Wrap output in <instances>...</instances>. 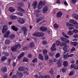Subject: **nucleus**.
Here are the masks:
<instances>
[{
	"label": "nucleus",
	"instance_id": "9d476101",
	"mask_svg": "<svg viewBox=\"0 0 78 78\" xmlns=\"http://www.w3.org/2000/svg\"><path fill=\"white\" fill-rule=\"evenodd\" d=\"M22 30L24 31V34L27 35V31H28V29L25 27H23L22 29Z\"/></svg>",
	"mask_w": 78,
	"mask_h": 78
},
{
	"label": "nucleus",
	"instance_id": "13d9d810",
	"mask_svg": "<svg viewBox=\"0 0 78 78\" xmlns=\"http://www.w3.org/2000/svg\"><path fill=\"white\" fill-rule=\"evenodd\" d=\"M74 29V27H73L72 26H71L70 27H69L68 28V29L69 30H73Z\"/></svg>",
	"mask_w": 78,
	"mask_h": 78
},
{
	"label": "nucleus",
	"instance_id": "423d86ee",
	"mask_svg": "<svg viewBox=\"0 0 78 78\" xmlns=\"http://www.w3.org/2000/svg\"><path fill=\"white\" fill-rule=\"evenodd\" d=\"M40 30L41 31L45 32V31H46L47 30V27L44 26H42L40 27Z\"/></svg>",
	"mask_w": 78,
	"mask_h": 78
},
{
	"label": "nucleus",
	"instance_id": "3c124183",
	"mask_svg": "<svg viewBox=\"0 0 78 78\" xmlns=\"http://www.w3.org/2000/svg\"><path fill=\"white\" fill-rule=\"evenodd\" d=\"M62 64V63L61 62V61H59L58 62L57 64L59 67H61V66Z\"/></svg>",
	"mask_w": 78,
	"mask_h": 78
},
{
	"label": "nucleus",
	"instance_id": "a878e982",
	"mask_svg": "<svg viewBox=\"0 0 78 78\" xmlns=\"http://www.w3.org/2000/svg\"><path fill=\"white\" fill-rule=\"evenodd\" d=\"M16 36V35H15V34H10V37L11 38V39H13Z\"/></svg>",
	"mask_w": 78,
	"mask_h": 78
},
{
	"label": "nucleus",
	"instance_id": "ea45409f",
	"mask_svg": "<svg viewBox=\"0 0 78 78\" xmlns=\"http://www.w3.org/2000/svg\"><path fill=\"white\" fill-rule=\"evenodd\" d=\"M56 44L57 45H59L61 44V42L60 41L57 40L56 41Z\"/></svg>",
	"mask_w": 78,
	"mask_h": 78
},
{
	"label": "nucleus",
	"instance_id": "393cba45",
	"mask_svg": "<svg viewBox=\"0 0 78 78\" xmlns=\"http://www.w3.org/2000/svg\"><path fill=\"white\" fill-rule=\"evenodd\" d=\"M72 45H73L74 46H76L77 45H78V43L77 42H71L70 43Z\"/></svg>",
	"mask_w": 78,
	"mask_h": 78
},
{
	"label": "nucleus",
	"instance_id": "a211bd4d",
	"mask_svg": "<svg viewBox=\"0 0 78 78\" xmlns=\"http://www.w3.org/2000/svg\"><path fill=\"white\" fill-rule=\"evenodd\" d=\"M10 19H12V20H15V19H16L17 18L16 16H14V15H10Z\"/></svg>",
	"mask_w": 78,
	"mask_h": 78
},
{
	"label": "nucleus",
	"instance_id": "20e7f679",
	"mask_svg": "<svg viewBox=\"0 0 78 78\" xmlns=\"http://www.w3.org/2000/svg\"><path fill=\"white\" fill-rule=\"evenodd\" d=\"M8 30V27H7V26L4 25L3 26V29L2 30V33L4 34L6 33V31Z\"/></svg>",
	"mask_w": 78,
	"mask_h": 78
},
{
	"label": "nucleus",
	"instance_id": "774afa93",
	"mask_svg": "<svg viewBox=\"0 0 78 78\" xmlns=\"http://www.w3.org/2000/svg\"><path fill=\"white\" fill-rule=\"evenodd\" d=\"M17 9H18V10H19V11H21L22 9L20 7H18Z\"/></svg>",
	"mask_w": 78,
	"mask_h": 78
},
{
	"label": "nucleus",
	"instance_id": "6e6552de",
	"mask_svg": "<svg viewBox=\"0 0 78 78\" xmlns=\"http://www.w3.org/2000/svg\"><path fill=\"white\" fill-rule=\"evenodd\" d=\"M48 6H44L43 9V12L44 14L47 11H48Z\"/></svg>",
	"mask_w": 78,
	"mask_h": 78
},
{
	"label": "nucleus",
	"instance_id": "7ed1b4c3",
	"mask_svg": "<svg viewBox=\"0 0 78 78\" xmlns=\"http://www.w3.org/2000/svg\"><path fill=\"white\" fill-rule=\"evenodd\" d=\"M45 2H42V1H41L37 6L38 8V9H41V8L44 5H45Z\"/></svg>",
	"mask_w": 78,
	"mask_h": 78
},
{
	"label": "nucleus",
	"instance_id": "c03bdc74",
	"mask_svg": "<svg viewBox=\"0 0 78 78\" xmlns=\"http://www.w3.org/2000/svg\"><path fill=\"white\" fill-rule=\"evenodd\" d=\"M68 55V58H72L73 57V56H74V54H72L70 55Z\"/></svg>",
	"mask_w": 78,
	"mask_h": 78
},
{
	"label": "nucleus",
	"instance_id": "4d7b16f0",
	"mask_svg": "<svg viewBox=\"0 0 78 78\" xmlns=\"http://www.w3.org/2000/svg\"><path fill=\"white\" fill-rule=\"evenodd\" d=\"M73 31L75 33H78V30L76 29H74L73 30Z\"/></svg>",
	"mask_w": 78,
	"mask_h": 78
},
{
	"label": "nucleus",
	"instance_id": "9b49d317",
	"mask_svg": "<svg viewBox=\"0 0 78 78\" xmlns=\"http://www.w3.org/2000/svg\"><path fill=\"white\" fill-rule=\"evenodd\" d=\"M62 13L61 12H58L56 15V16L58 18H59L61 17H62Z\"/></svg>",
	"mask_w": 78,
	"mask_h": 78
},
{
	"label": "nucleus",
	"instance_id": "6e6d98bb",
	"mask_svg": "<svg viewBox=\"0 0 78 78\" xmlns=\"http://www.w3.org/2000/svg\"><path fill=\"white\" fill-rule=\"evenodd\" d=\"M43 78H50V76L46 75L45 76H43Z\"/></svg>",
	"mask_w": 78,
	"mask_h": 78
},
{
	"label": "nucleus",
	"instance_id": "0e129e2a",
	"mask_svg": "<svg viewBox=\"0 0 78 78\" xmlns=\"http://www.w3.org/2000/svg\"><path fill=\"white\" fill-rule=\"evenodd\" d=\"M5 55V56H8L9 55V54L8 53V52H6L4 54Z\"/></svg>",
	"mask_w": 78,
	"mask_h": 78
},
{
	"label": "nucleus",
	"instance_id": "0eeeda50",
	"mask_svg": "<svg viewBox=\"0 0 78 78\" xmlns=\"http://www.w3.org/2000/svg\"><path fill=\"white\" fill-rule=\"evenodd\" d=\"M63 49L64 51L67 52V51H69L70 50L69 46V45L66 46L63 48Z\"/></svg>",
	"mask_w": 78,
	"mask_h": 78
},
{
	"label": "nucleus",
	"instance_id": "c85d7f7f",
	"mask_svg": "<svg viewBox=\"0 0 78 78\" xmlns=\"http://www.w3.org/2000/svg\"><path fill=\"white\" fill-rule=\"evenodd\" d=\"M62 35L65 37H66V38H67V39H68V38H69V36L66 35V34L65 33V32H63L62 33Z\"/></svg>",
	"mask_w": 78,
	"mask_h": 78
},
{
	"label": "nucleus",
	"instance_id": "4c0bfd02",
	"mask_svg": "<svg viewBox=\"0 0 78 78\" xmlns=\"http://www.w3.org/2000/svg\"><path fill=\"white\" fill-rule=\"evenodd\" d=\"M61 55L59 53H57L55 55V58H58L60 57Z\"/></svg>",
	"mask_w": 78,
	"mask_h": 78
},
{
	"label": "nucleus",
	"instance_id": "864d4df0",
	"mask_svg": "<svg viewBox=\"0 0 78 78\" xmlns=\"http://www.w3.org/2000/svg\"><path fill=\"white\" fill-rule=\"evenodd\" d=\"M23 61H24V62H28V59L26 58H24L23 59Z\"/></svg>",
	"mask_w": 78,
	"mask_h": 78
},
{
	"label": "nucleus",
	"instance_id": "cd10ccee",
	"mask_svg": "<svg viewBox=\"0 0 78 78\" xmlns=\"http://www.w3.org/2000/svg\"><path fill=\"white\" fill-rule=\"evenodd\" d=\"M18 70L20 71H23L25 70V68L23 67H20L18 68Z\"/></svg>",
	"mask_w": 78,
	"mask_h": 78
},
{
	"label": "nucleus",
	"instance_id": "e2e57ef3",
	"mask_svg": "<svg viewBox=\"0 0 78 78\" xmlns=\"http://www.w3.org/2000/svg\"><path fill=\"white\" fill-rule=\"evenodd\" d=\"M3 78H8V75L7 74H6L4 76Z\"/></svg>",
	"mask_w": 78,
	"mask_h": 78
},
{
	"label": "nucleus",
	"instance_id": "1a4fd4ad",
	"mask_svg": "<svg viewBox=\"0 0 78 78\" xmlns=\"http://www.w3.org/2000/svg\"><path fill=\"white\" fill-rule=\"evenodd\" d=\"M56 44L55 43H54L52 47L51 48V51H55L56 50Z\"/></svg>",
	"mask_w": 78,
	"mask_h": 78
},
{
	"label": "nucleus",
	"instance_id": "b1692460",
	"mask_svg": "<svg viewBox=\"0 0 78 78\" xmlns=\"http://www.w3.org/2000/svg\"><path fill=\"white\" fill-rule=\"evenodd\" d=\"M63 66L64 67H67L68 65V62L67 61H65L63 63Z\"/></svg>",
	"mask_w": 78,
	"mask_h": 78
},
{
	"label": "nucleus",
	"instance_id": "79ce46f5",
	"mask_svg": "<svg viewBox=\"0 0 78 78\" xmlns=\"http://www.w3.org/2000/svg\"><path fill=\"white\" fill-rule=\"evenodd\" d=\"M77 2H78V0H72L71 2L73 4H75Z\"/></svg>",
	"mask_w": 78,
	"mask_h": 78
},
{
	"label": "nucleus",
	"instance_id": "412c9836",
	"mask_svg": "<svg viewBox=\"0 0 78 78\" xmlns=\"http://www.w3.org/2000/svg\"><path fill=\"white\" fill-rule=\"evenodd\" d=\"M1 71L2 72H3V73H5V72H6L7 71V69L6 67H4L2 68Z\"/></svg>",
	"mask_w": 78,
	"mask_h": 78
},
{
	"label": "nucleus",
	"instance_id": "ddd939ff",
	"mask_svg": "<svg viewBox=\"0 0 78 78\" xmlns=\"http://www.w3.org/2000/svg\"><path fill=\"white\" fill-rule=\"evenodd\" d=\"M10 34V32L9 31H7L6 33L4 34V37H8Z\"/></svg>",
	"mask_w": 78,
	"mask_h": 78
},
{
	"label": "nucleus",
	"instance_id": "f03ea898",
	"mask_svg": "<svg viewBox=\"0 0 78 78\" xmlns=\"http://www.w3.org/2000/svg\"><path fill=\"white\" fill-rule=\"evenodd\" d=\"M33 35L37 37H42L44 36V34L42 32H35Z\"/></svg>",
	"mask_w": 78,
	"mask_h": 78
},
{
	"label": "nucleus",
	"instance_id": "39448f33",
	"mask_svg": "<svg viewBox=\"0 0 78 78\" xmlns=\"http://www.w3.org/2000/svg\"><path fill=\"white\" fill-rule=\"evenodd\" d=\"M18 22H19L20 23L23 24L25 23V19L23 18H20L18 20Z\"/></svg>",
	"mask_w": 78,
	"mask_h": 78
},
{
	"label": "nucleus",
	"instance_id": "dca6fc26",
	"mask_svg": "<svg viewBox=\"0 0 78 78\" xmlns=\"http://www.w3.org/2000/svg\"><path fill=\"white\" fill-rule=\"evenodd\" d=\"M12 29L14 31H18V28L16 27L15 26H12Z\"/></svg>",
	"mask_w": 78,
	"mask_h": 78
},
{
	"label": "nucleus",
	"instance_id": "c756f323",
	"mask_svg": "<svg viewBox=\"0 0 78 78\" xmlns=\"http://www.w3.org/2000/svg\"><path fill=\"white\" fill-rule=\"evenodd\" d=\"M39 58L40 59H41V60H42L44 58L42 55L41 54H39Z\"/></svg>",
	"mask_w": 78,
	"mask_h": 78
},
{
	"label": "nucleus",
	"instance_id": "4468645a",
	"mask_svg": "<svg viewBox=\"0 0 78 78\" xmlns=\"http://www.w3.org/2000/svg\"><path fill=\"white\" fill-rule=\"evenodd\" d=\"M67 34H68V36H72L73 35V32L71 30H69L67 32Z\"/></svg>",
	"mask_w": 78,
	"mask_h": 78
},
{
	"label": "nucleus",
	"instance_id": "49530a36",
	"mask_svg": "<svg viewBox=\"0 0 78 78\" xmlns=\"http://www.w3.org/2000/svg\"><path fill=\"white\" fill-rule=\"evenodd\" d=\"M66 38L63 37H60L61 40V41H63V42H64V41H65Z\"/></svg>",
	"mask_w": 78,
	"mask_h": 78
},
{
	"label": "nucleus",
	"instance_id": "f704fd0d",
	"mask_svg": "<svg viewBox=\"0 0 78 78\" xmlns=\"http://www.w3.org/2000/svg\"><path fill=\"white\" fill-rule=\"evenodd\" d=\"M43 52L44 55H46L48 51L46 49H44L43 50Z\"/></svg>",
	"mask_w": 78,
	"mask_h": 78
},
{
	"label": "nucleus",
	"instance_id": "c9c22d12",
	"mask_svg": "<svg viewBox=\"0 0 78 78\" xmlns=\"http://www.w3.org/2000/svg\"><path fill=\"white\" fill-rule=\"evenodd\" d=\"M7 59V58L6 57V56H4L2 57V58L1 59L2 61H5Z\"/></svg>",
	"mask_w": 78,
	"mask_h": 78
},
{
	"label": "nucleus",
	"instance_id": "09e8293b",
	"mask_svg": "<svg viewBox=\"0 0 78 78\" xmlns=\"http://www.w3.org/2000/svg\"><path fill=\"white\" fill-rule=\"evenodd\" d=\"M28 58H31L33 57V55H31V54H28Z\"/></svg>",
	"mask_w": 78,
	"mask_h": 78
},
{
	"label": "nucleus",
	"instance_id": "603ef678",
	"mask_svg": "<svg viewBox=\"0 0 78 78\" xmlns=\"http://www.w3.org/2000/svg\"><path fill=\"white\" fill-rule=\"evenodd\" d=\"M75 51V48L74 47H73V48L71 49V51L72 53H73V51Z\"/></svg>",
	"mask_w": 78,
	"mask_h": 78
},
{
	"label": "nucleus",
	"instance_id": "de8ad7c7",
	"mask_svg": "<svg viewBox=\"0 0 78 78\" xmlns=\"http://www.w3.org/2000/svg\"><path fill=\"white\" fill-rule=\"evenodd\" d=\"M74 72L73 71H72L71 72H70L69 74V75L71 76V75H73L74 74Z\"/></svg>",
	"mask_w": 78,
	"mask_h": 78
},
{
	"label": "nucleus",
	"instance_id": "2eb2a0df",
	"mask_svg": "<svg viewBox=\"0 0 78 78\" xmlns=\"http://www.w3.org/2000/svg\"><path fill=\"white\" fill-rule=\"evenodd\" d=\"M37 2H34L33 5V7L34 9H35V8H36L37 7Z\"/></svg>",
	"mask_w": 78,
	"mask_h": 78
},
{
	"label": "nucleus",
	"instance_id": "f8f14e48",
	"mask_svg": "<svg viewBox=\"0 0 78 78\" xmlns=\"http://www.w3.org/2000/svg\"><path fill=\"white\" fill-rule=\"evenodd\" d=\"M69 22L73 24H74V25L75 24H78V23L76 22L75 20L72 19H71L69 20Z\"/></svg>",
	"mask_w": 78,
	"mask_h": 78
},
{
	"label": "nucleus",
	"instance_id": "f3484780",
	"mask_svg": "<svg viewBox=\"0 0 78 78\" xmlns=\"http://www.w3.org/2000/svg\"><path fill=\"white\" fill-rule=\"evenodd\" d=\"M23 76V73H22L20 72H19L18 73V74L17 75V76H18L19 78H22Z\"/></svg>",
	"mask_w": 78,
	"mask_h": 78
},
{
	"label": "nucleus",
	"instance_id": "bf43d9fd",
	"mask_svg": "<svg viewBox=\"0 0 78 78\" xmlns=\"http://www.w3.org/2000/svg\"><path fill=\"white\" fill-rule=\"evenodd\" d=\"M21 12H23V13H25V12H26L25 11V10L22 9L21 10Z\"/></svg>",
	"mask_w": 78,
	"mask_h": 78
},
{
	"label": "nucleus",
	"instance_id": "72a5a7b5",
	"mask_svg": "<svg viewBox=\"0 0 78 78\" xmlns=\"http://www.w3.org/2000/svg\"><path fill=\"white\" fill-rule=\"evenodd\" d=\"M16 14H17L18 16H23V13L20 12H17L16 13Z\"/></svg>",
	"mask_w": 78,
	"mask_h": 78
},
{
	"label": "nucleus",
	"instance_id": "e433bc0d",
	"mask_svg": "<svg viewBox=\"0 0 78 78\" xmlns=\"http://www.w3.org/2000/svg\"><path fill=\"white\" fill-rule=\"evenodd\" d=\"M39 66H41V67H43L44 65L43 63L42 62L39 61Z\"/></svg>",
	"mask_w": 78,
	"mask_h": 78
},
{
	"label": "nucleus",
	"instance_id": "58836bf2",
	"mask_svg": "<svg viewBox=\"0 0 78 78\" xmlns=\"http://www.w3.org/2000/svg\"><path fill=\"white\" fill-rule=\"evenodd\" d=\"M54 27L55 28H58L59 27V25L57 23H55L54 25Z\"/></svg>",
	"mask_w": 78,
	"mask_h": 78
},
{
	"label": "nucleus",
	"instance_id": "5fc2aeb1",
	"mask_svg": "<svg viewBox=\"0 0 78 78\" xmlns=\"http://www.w3.org/2000/svg\"><path fill=\"white\" fill-rule=\"evenodd\" d=\"M75 65L73 64L71 65V69H73V68H75Z\"/></svg>",
	"mask_w": 78,
	"mask_h": 78
},
{
	"label": "nucleus",
	"instance_id": "2f4dec72",
	"mask_svg": "<svg viewBox=\"0 0 78 78\" xmlns=\"http://www.w3.org/2000/svg\"><path fill=\"white\" fill-rule=\"evenodd\" d=\"M63 56V58H64V59H67V58H69V57H68V54H66V55H65V54H64Z\"/></svg>",
	"mask_w": 78,
	"mask_h": 78
},
{
	"label": "nucleus",
	"instance_id": "37998d69",
	"mask_svg": "<svg viewBox=\"0 0 78 78\" xmlns=\"http://www.w3.org/2000/svg\"><path fill=\"white\" fill-rule=\"evenodd\" d=\"M49 66H52L53 65V60H49Z\"/></svg>",
	"mask_w": 78,
	"mask_h": 78
},
{
	"label": "nucleus",
	"instance_id": "69168bd1",
	"mask_svg": "<svg viewBox=\"0 0 78 78\" xmlns=\"http://www.w3.org/2000/svg\"><path fill=\"white\" fill-rule=\"evenodd\" d=\"M62 72L64 73L66 72V69H65V68H63L62 69Z\"/></svg>",
	"mask_w": 78,
	"mask_h": 78
},
{
	"label": "nucleus",
	"instance_id": "7c9ffc66",
	"mask_svg": "<svg viewBox=\"0 0 78 78\" xmlns=\"http://www.w3.org/2000/svg\"><path fill=\"white\" fill-rule=\"evenodd\" d=\"M5 43L6 44H9L11 43V41L8 39H7L5 40Z\"/></svg>",
	"mask_w": 78,
	"mask_h": 78
},
{
	"label": "nucleus",
	"instance_id": "a19ab883",
	"mask_svg": "<svg viewBox=\"0 0 78 78\" xmlns=\"http://www.w3.org/2000/svg\"><path fill=\"white\" fill-rule=\"evenodd\" d=\"M32 61V62H34V63L37 62V58H34Z\"/></svg>",
	"mask_w": 78,
	"mask_h": 78
},
{
	"label": "nucleus",
	"instance_id": "473e14b6",
	"mask_svg": "<svg viewBox=\"0 0 78 78\" xmlns=\"http://www.w3.org/2000/svg\"><path fill=\"white\" fill-rule=\"evenodd\" d=\"M44 19V18H42V17L40 18L39 19H38L37 20V22H40V21H41Z\"/></svg>",
	"mask_w": 78,
	"mask_h": 78
},
{
	"label": "nucleus",
	"instance_id": "a18cd8bd",
	"mask_svg": "<svg viewBox=\"0 0 78 78\" xmlns=\"http://www.w3.org/2000/svg\"><path fill=\"white\" fill-rule=\"evenodd\" d=\"M64 42H66V43H68V44L69 43V40H68V39L66 38H65Z\"/></svg>",
	"mask_w": 78,
	"mask_h": 78
},
{
	"label": "nucleus",
	"instance_id": "bb28decb",
	"mask_svg": "<svg viewBox=\"0 0 78 78\" xmlns=\"http://www.w3.org/2000/svg\"><path fill=\"white\" fill-rule=\"evenodd\" d=\"M15 10H16L12 7H10L9 9V10L11 12H14V11H15Z\"/></svg>",
	"mask_w": 78,
	"mask_h": 78
},
{
	"label": "nucleus",
	"instance_id": "338daca9",
	"mask_svg": "<svg viewBox=\"0 0 78 78\" xmlns=\"http://www.w3.org/2000/svg\"><path fill=\"white\" fill-rule=\"evenodd\" d=\"M12 78H17V76L16 75H13L12 76Z\"/></svg>",
	"mask_w": 78,
	"mask_h": 78
},
{
	"label": "nucleus",
	"instance_id": "5701e85b",
	"mask_svg": "<svg viewBox=\"0 0 78 78\" xmlns=\"http://www.w3.org/2000/svg\"><path fill=\"white\" fill-rule=\"evenodd\" d=\"M66 25L67 27H74V25L72 24L71 23H66Z\"/></svg>",
	"mask_w": 78,
	"mask_h": 78
},
{
	"label": "nucleus",
	"instance_id": "6ab92c4d",
	"mask_svg": "<svg viewBox=\"0 0 78 78\" xmlns=\"http://www.w3.org/2000/svg\"><path fill=\"white\" fill-rule=\"evenodd\" d=\"M72 16L74 18H75L76 20H78V15L75 14H73Z\"/></svg>",
	"mask_w": 78,
	"mask_h": 78
},
{
	"label": "nucleus",
	"instance_id": "8fccbe9b",
	"mask_svg": "<svg viewBox=\"0 0 78 78\" xmlns=\"http://www.w3.org/2000/svg\"><path fill=\"white\" fill-rule=\"evenodd\" d=\"M44 58L45 60H48V56L47 55H46L44 56Z\"/></svg>",
	"mask_w": 78,
	"mask_h": 78
},
{
	"label": "nucleus",
	"instance_id": "052dcab7",
	"mask_svg": "<svg viewBox=\"0 0 78 78\" xmlns=\"http://www.w3.org/2000/svg\"><path fill=\"white\" fill-rule=\"evenodd\" d=\"M73 37L74 38H78V34H76L73 36Z\"/></svg>",
	"mask_w": 78,
	"mask_h": 78
},
{
	"label": "nucleus",
	"instance_id": "f257e3e1",
	"mask_svg": "<svg viewBox=\"0 0 78 78\" xmlns=\"http://www.w3.org/2000/svg\"><path fill=\"white\" fill-rule=\"evenodd\" d=\"M21 48V45L20 44H17L11 48V50L12 51H16L17 48L19 49Z\"/></svg>",
	"mask_w": 78,
	"mask_h": 78
},
{
	"label": "nucleus",
	"instance_id": "4be33fe9",
	"mask_svg": "<svg viewBox=\"0 0 78 78\" xmlns=\"http://www.w3.org/2000/svg\"><path fill=\"white\" fill-rule=\"evenodd\" d=\"M29 47H30V48H33V47H34V44L33 42H31L29 45Z\"/></svg>",
	"mask_w": 78,
	"mask_h": 78
},
{
	"label": "nucleus",
	"instance_id": "680f3d73",
	"mask_svg": "<svg viewBox=\"0 0 78 78\" xmlns=\"http://www.w3.org/2000/svg\"><path fill=\"white\" fill-rule=\"evenodd\" d=\"M49 72L52 75L53 74L54 72L53 71V69H51Z\"/></svg>",
	"mask_w": 78,
	"mask_h": 78
},
{
	"label": "nucleus",
	"instance_id": "aec40b11",
	"mask_svg": "<svg viewBox=\"0 0 78 78\" xmlns=\"http://www.w3.org/2000/svg\"><path fill=\"white\" fill-rule=\"evenodd\" d=\"M25 55V53L24 52H22L21 54L18 57V59H21L22 57H23L24 55Z\"/></svg>",
	"mask_w": 78,
	"mask_h": 78
}]
</instances>
